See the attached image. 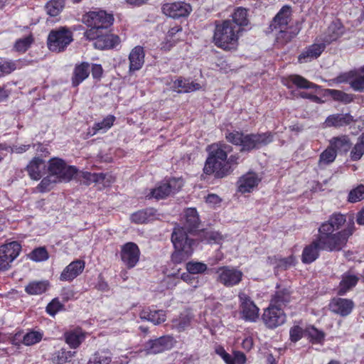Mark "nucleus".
Returning a JSON list of instances; mask_svg holds the SVG:
<instances>
[{
  "label": "nucleus",
  "mask_w": 364,
  "mask_h": 364,
  "mask_svg": "<svg viewBox=\"0 0 364 364\" xmlns=\"http://www.w3.org/2000/svg\"><path fill=\"white\" fill-rule=\"evenodd\" d=\"M326 93L333 100L348 103L352 101L350 95L337 90H327Z\"/></svg>",
  "instance_id": "48"
},
{
  "label": "nucleus",
  "mask_w": 364,
  "mask_h": 364,
  "mask_svg": "<svg viewBox=\"0 0 364 364\" xmlns=\"http://www.w3.org/2000/svg\"><path fill=\"white\" fill-rule=\"evenodd\" d=\"M66 343L73 348H77L85 338V333L81 329H75L65 333Z\"/></svg>",
  "instance_id": "31"
},
{
  "label": "nucleus",
  "mask_w": 364,
  "mask_h": 364,
  "mask_svg": "<svg viewBox=\"0 0 364 364\" xmlns=\"http://www.w3.org/2000/svg\"><path fill=\"white\" fill-rule=\"evenodd\" d=\"M244 134L239 132H232L226 134L227 140L235 145L242 146Z\"/></svg>",
  "instance_id": "55"
},
{
  "label": "nucleus",
  "mask_w": 364,
  "mask_h": 364,
  "mask_svg": "<svg viewBox=\"0 0 364 364\" xmlns=\"http://www.w3.org/2000/svg\"><path fill=\"white\" fill-rule=\"evenodd\" d=\"M31 36H26L18 39L15 43V48L17 51L25 52L32 43Z\"/></svg>",
  "instance_id": "52"
},
{
  "label": "nucleus",
  "mask_w": 364,
  "mask_h": 364,
  "mask_svg": "<svg viewBox=\"0 0 364 364\" xmlns=\"http://www.w3.org/2000/svg\"><path fill=\"white\" fill-rule=\"evenodd\" d=\"M58 182L60 181L58 180L57 176H52L49 173L48 176L43 178L41 183L36 187V189L38 191L41 193L47 192L51 190L54 185Z\"/></svg>",
  "instance_id": "42"
},
{
  "label": "nucleus",
  "mask_w": 364,
  "mask_h": 364,
  "mask_svg": "<svg viewBox=\"0 0 364 364\" xmlns=\"http://www.w3.org/2000/svg\"><path fill=\"white\" fill-rule=\"evenodd\" d=\"M220 201L219 196L215 194H209L205 198V202L213 207L220 204Z\"/></svg>",
  "instance_id": "62"
},
{
  "label": "nucleus",
  "mask_w": 364,
  "mask_h": 364,
  "mask_svg": "<svg viewBox=\"0 0 364 364\" xmlns=\"http://www.w3.org/2000/svg\"><path fill=\"white\" fill-rule=\"evenodd\" d=\"M173 345V339L171 336H163L158 339L150 341L146 345V350L149 354L160 353L169 350Z\"/></svg>",
  "instance_id": "16"
},
{
  "label": "nucleus",
  "mask_w": 364,
  "mask_h": 364,
  "mask_svg": "<svg viewBox=\"0 0 364 364\" xmlns=\"http://www.w3.org/2000/svg\"><path fill=\"white\" fill-rule=\"evenodd\" d=\"M336 156V151L330 145L320 154L318 162V166L321 168H325L335 161Z\"/></svg>",
  "instance_id": "36"
},
{
  "label": "nucleus",
  "mask_w": 364,
  "mask_h": 364,
  "mask_svg": "<svg viewBox=\"0 0 364 364\" xmlns=\"http://www.w3.org/2000/svg\"><path fill=\"white\" fill-rule=\"evenodd\" d=\"M262 319L265 325L270 328H277L283 324L286 320V316L283 311L278 306L270 305L264 312Z\"/></svg>",
  "instance_id": "12"
},
{
  "label": "nucleus",
  "mask_w": 364,
  "mask_h": 364,
  "mask_svg": "<svg viewBox=\"0 0 364 364\" xmlns=\"http://www.w3.org/2000/svg\"><path fill=\"white\" fill-rule=\"evenodd\" d=\"M21 247L17 242H11L9 243L0 246V250L4 253L0 254L1 258L11 264L19 255Z\"/></svg>",
  "instance_id": "24"
},
{
  "label": "nucleus",
  "mask_w": 364,
  "mask_h": 364,
  "mask_svg": "<svg viewBox=\"0 0 364 364\" xmlns=\"http://www.w3.org/2000/svg\"><path fill=\"white\" fill-rule=\"evenodd\" d=\"M64 6L63 0H51L46 6L48 14L51 16H56L60 14Z\"/></svg>",
  "instance_id": "45"
},
{
  "label": "nucleus",
  "mask_w": 364,
  "mask_h": 364,
  "mask_svg": "<svg viewBox=\"0 0 364 364\" xmlns=\"http://www.w3.org/2000/svg\"><path fill=\"white\" fill-rule=\"evenodd\" d=\"M321 250L319 247L318 240L316 239L311 245L306 246L302 253V262L311 263L316 259L318 252Z\"/></svg>",
  "instance_id": "30"
},
{
  "label": "nucleus",
  "mask_w": 364,
  "mask_h": 364,
  "mask_svg": "<svg viewBox=\"0 0 364 364\" xmlns=\"http://www.w3.org/2000/svg\"><path fill=\"white\" fill-rule=\"evenodd\" d=\"M326 45L321 44H313L308 47L304 52H302L299 56V61L301 63L311 61L313 59L317 58L321 53L323 51Z\"/></svg>",
  "instance_id": "26"
},
{
  "label": "nucleus",
  "mask_w": 364,
  "mask_h": 364,
  "mask_svg": "<svg viewBox=\"0 0 364 364\" xmlns=\"http://www.w3.org/2000/svg\"><path fill=\"white\" fill-rule=\"evenodd\" d=\"M304 333V331L299 326H294L289 331L290 339L293 342L299 341Z\"/></svg>",
  "instance_id": "57"
},
{
  "label": "nucleus",
  "mask_w": 364,
  "mask_h": 364,
  "mask_svg": "<svg viewBox=\"0 0 364 364\" xmlns=\"http://www.w3.org/2000/svg\"><path fill=\"white\" fill-rule=\"evenodd\" d=\"M291 18V9L289 6H283L274 18L270 28L272 31H278L279 33L277 36L278 41L282 42H287L291 40L296 33L291 34L288 31V23Z\"/></svg>",
  "instance_id": "6"
},
{
  "label": "nucleus",
  "mask_w": 364,
  "mask_h": 364,
  "mask_svg": "<svg viewBox=\"0 0 364 364\" xmlns=\"http://www.w3.org/2000/svg\"><path fill=\"white\" fill-rule=\"evenodd\" d=\"M329 306L333 312L346 316L350 314L354 307V304L350 299L335 298L331 301Z\"/></svg>",
  "instance_id": "20"
},
{
  "label": "nucleus",
  "mask_w": 364,
  "mask_h": 364,
  "mask_svg": "<svg viewBox=\"0 0 364 364\" xmlns=\"http://www.w3.org/2000/svg\"><path fill=\"white\" fill-rule=\"evenodd\" d=\"M182 28L181 26H175L171 28L166 36V41L162 43L161 48L165 50H168L175 44L178 38H174V36L178 33L181 32Z\"/></svg>",
  "instance_id": "41"
},
{
  "label": "nucleus",
  "mask_w": 364,
  "mask_h": 364,
  "mask_svg": "<svg viewBox=\"0 0 364 364\" xmlns=\"http://www.w3.org/2000/svg\"><path fill=\"white\" fill-rule=\"evenodd\" d=\"M82 177L86 180L87 184L88 185L91 183H100V180L103 178L102 173H92L90 172H85L82 173Z\"/></svg>",
  "instance_id": "59"
},
{
  "label": "nucleus",
  "mask_w": 364,
  "mask_h": 364,
  "mask_svg": "<svg viewBox=\"0 0 364 364\" xmlns=\"http://www.w3.org/2000/svg\"><path fill=\"white\" fill-rule=\"evenodd\" d=\"M330 145L336 151L347 152L350 147V141L347 136L333 137L330 140Z\"/></svg>",
  "instance_id": "34"
},
{
  "label": "nucleus",
  "mask_w": 364,
  "mask_h": 364,
  "mask_svg": "<svg viewBox=\"0 0 364 364\" xmlns=\"http://www.w3.org/2000/svg\"><path fill=\"white\" fill-rule=\"evenodd\" d=\"M288 301L289 295L283 291L277 292V294L274 295V298L272 300V302L274 303L273 305L277 306L279 308L282 305H284Z\"/></svg>",
  "instance_id": "56"
},
{
  "label": "nucleus",
  "mask_w": 364,
  "mask_h": 364,
  "mask_svg": "<svg viewBox=\"0 0 364 364\" xmlns=\"http://www.w3.org/2000/svg\"><path fill=\"white\" fill-rule=\"evenodd\" d=\"M364 198V186L360 185L351 190L348 195V201L356 203Z\"/></svg>",
  "instance_id": "51"
},
{
  "label": "nucleus",
  "mask_w": 364,
  "mask_h": 364,
  "mask_svg": "<svg viewBox=\"0 0 364 364\" xmlns=\"http://www.w3.org/2000/svg\"><path fill=\"white\" fill-rule=\"evenodd\" d=\"M114 119V116H107L102 122L95 123L92 128V132H90L89 133L91 135L96 134L98 132L105 133L113 125Z\"/></svg>",
  "instance_id": "37"
},
{
  "label": "nucleus",
  "mask_w": 364,
  "mask_h": 364,
  "mask_svg": "<svg viewBox=\"0 0 364 364\" xmlns=\"http://www.w3.org/2000/svg\"><path fill=\"white\" fill-rule=\"evenodd\" d=\"M162 11L166 16L178 18L187 16L191 12L192 8L189 4L180 1L164 4Z\"/></svg>",
  "instance_id": "15"
},
{
  "label": "nucleus",
  "mask_w": 364,
  "mask_h": 364,
  "mask_svg": "<svg viewBox=\"0 0 364 364\" xmlns=\"http://www.w3.org/2000/svg\"><path fill=\"white\" fill-rule=\"evenodd\" d=\"M261 178L253 172L243 175L238 181V191L240 193H250L254 190L260 182Z\"/></svg>",
  "instance_id": "19"
},
{
  "label": "nucleus",
  "mask_w": 364,
  "mask_h": 364,
  "mask_svg": "<svg viewBox=\"0 0 364 364\" xmlns=\"http://www.w3.org/2000/svg\"><path fill=\"white\" fill-rule=\"evenodd\" d=\"M284 85L290 87L291 85H294L300 89H316L318 85L309 82L304 77L299 75H291L283 80Z\"/></svg>",
  "instance_id": "27"
},
{
  "label": "nucleus",
  "mask_w": 364,
  "mask_h": 364,
  "mask_svg": "<svg viewBox=\"0 0 364 364\" xmlns=\"http://www.w3.org/2000/svg\"><path fill=\"white\" fill-rule=\"evenodd\" d=\"M85 268V262L76 259L69 264L62 272L60 279L70 282L80 275Z\"/></svg>",
  "instance_id": "17"
},
{
  "label": "nucleus",
  "mask_w": 364,
  "mask_h": 364,
  "mask_svg": "<svg viewBox=\"0 0 364 364\" xmlns=\"http://www.w3.org/2000/svg\"><path fill=\"white\" fill-rule=\"evenodd\" d=\"M68 352L58 351L54 360L57 364H63L67 361Z\"/></svg>",
  "instance_id": "63"
},
{
  "label": "nucleus",
  "mask_w": 364,
  "mask_h": 364,
  "mask_svg": "<svg viewBox=\"0 0 364 364\" xmlns=\"http://www.w3.org/2000/svg\"><path fill=\"white\" fill-rule=\"evenodd\" d=\"M272 141V136L270 133L244 134L241 150L249 151L254 149H259Z\"/></svg>",
  "instance_id": "11"
},
{
  "label": "nucleus",
  "mask_w": 364,
  "mask_h": 364,
  "mask_svg": "<svg viewBox=\"0 0 364 364\" xmlns=\"http://www.w3.org/2000/svg\"><path fill=\"white\" fill-rule=\"evenodd\" d=\"M183 186L181 178H171L158 184L150 193V197L157 200L164 199L180 191Z\"/></svg>",
  "instance_id": "8"
},
{
  "label": "nucleus",
  "mask_w": 364,
  "mask_h": 364,
  "mask_svg": "<svg viewBox=\"0 0 364 364\" xmlns=\"http://www.w3.org/2000/svg\"><path fill=\"white\" fill-rule=\"evenodd\" d=\"M73 41L72 33L67 28L52 30L48 36V47L53 52H61Z\"/></svg>",
  "instance_id": "7"
},
{
  "label": "nucleus",
  "mask_w": 364,
  "mask_h": 364,
  "mask_svg": "<svg viewBox=\"0 0 364 364\" xmlns=\"http://www.w3.org/2000/svg\"><path fill=\"white\" fill-rule=\"evenodd\" d=\"M141 318H145L155 325H158L166 321V316L163 310H150L149 311H143Z\"/></svg>",
  "instance_id": "35"
},
{
  "label": "nucleus",
  "mask_w": 364,
  "mask_h": 364,
  "mask_svg": "<svg viewBox=\"0 0 364 364\" xmlns=\"http://www.w3.org/2000/svg\"><path fill=\"white\" fill-rule=\"evenodd\" d=\"M245 362L246 357L245 354L240 351H235L233 356L230 355L228 364H245Z\"/></svg>",
  "instance_id": "60"
},
{
  "label": "nucleus",
  "mask_w": 364,
  "mask_h": 364,
  "mask_svg": "<svg viewBox=\"0 0 364 364\" xmlns=\"http://www.w3.org/2000/svg\"><path fill=\"white\" fill-rule=\"evenodd\" d=\"M29 258L35 262L46 261L48 259V253L46 248L38 247L30 253Z\"/></svg>",
  "instance_id": "50"
},
{
  "label": "nucleus",
  "mask_w": 364,
  "mask_h": 364,
  "mask_svg": "<svg viewBox=\"0 0 364 364\" xmlns=\"http://www.w3.org/2000/svg\"><path fill=\"white\" fill-rule=\"evenodd\" d=\"M49 173L57 176L59 181H69L75 175L77 170L74 166H67L60 159H52L49 161Z\"/></svg>",
  "instance_id": "9"
},
{
  "label": "nucleus",
  "mask_w": 364,
  "mask_h": 364,
  "mask_svg": "<svg viewBox=\"0 0 364 364\" xmlns=\"http://www.w3.org/2000/svg\"><path fill=\"white\" fill-rule=\"evenodd\" d=\"M49 283L46 280L33 281L30 282L26 287L25 291L31 295H38L44 293L48 289Z\"/></svg>",
  "instance_id": "33"
},
{
  "label": "nucleus",
  "mask_w": 364,
  "mask_h": 364,
  "mask_svg": "<svg viewBox=\"0 0 364 364\" xmlns=\"http://www.w3.org/2000/svg\"><path fill=\"white\" fill-rule=\"evenodd\" d=\"M185 218L184 226L176 228L171 237L175 248L171 259L176 264L181 263L192 255L194 241L188 237V232H191L199 224V218L195 208L187 209L185 211Z\"/></svg>",
  "instance_id": "2"
},
{
  "label": "nucleus",
  "mask_w": 364,
  "mask_h": 364,
  "mask_svg": "<svg viewBox=\"0 0 364 364\" xmlns=\"http://www.w3.org/2000/svg\"><path fill=\"white\" fill-rule=\"evenodd\" d=\"M102 176H103V178L100 180L99 183H102L104 186H109L115 181L114 177L110 174H105L102 173Z\"/></svg>",
  "instance_id": "64"
},
{
  "label": "nucleus",
  "mask_w": 364,
  "mask_h": 364,
  "mask_svg": "<svg viewBox=\"0 0 364 364\" xmlns=\"http://www.w3.org/2000/svg\"><path fill=\"white\" fill-rule=\"evenodd\" d=\"M358 282V277L350 273H346L343 275L340 282L338 294L344 295L348 290L355 287Z\"/></svg>",
  "instance_id": "32"
},
{
  "label": "nucleus",
  "mask_w": 364,
  "mask_h": 364,
  "mask_svg": "<svg viewBox=\"0 0 364 364\" xmlns=\"http://www.w3.org/2000/svg\"><path fill=\"white\" fill-rule=\"evenodd\" d=\"M346 220L344 215L334 213L328 221L321 225L317 240L321 250L332 252L343 249L348 237L353 232V224L349 225L343 230L338 231L344 225Z\"/></svg>",
  "instance_id": "1"
},
{
  "label": "nucleus",
  "mask_w": 364,
  "mask_h": 364,
  "mask_svg": "<svg viewBox=\"0 0 364 364\" xmlns=\"http://www.w3.org/2000/svg\"><path fill=\"white\" fill-rule=\"evenodd\" d=\"M344 33V27L340 21H333L328 27L326 31L323 36V43L329 44L333 41L338 40Z\"/></svg>",
  "instance_id": "21"
},
{
  "label": "nucleus",
  "mask_w": 364,
  "mask_h": 364,
  "mask_svg": "<svg viewBox=\"0 0 364 364\" xmlns=\"http://www.w3.org/2000/svg\"><path fill=\"white\" fill-rule=\"evenodd\" d=\"M114 21L112 14L105 11H90L82 17V21L90 28L85 33L88 39H94L97 33H101L110 26Z\"/></svg>",
  "instance_id": "5"
},
{
  "label": "nucleus",
  "mask_w": 364,
  "mask_h": 364,
  "mask_svg": "<svg viewBox=\"0 0 364 364\" xmlns=\"http://www.w3.org/2000/svg\"><path fill=\"white\" fill-rule=\"evenodd\" d=\"M232 20L231 21L239 28L246 26L248 23L247 11L243 8H237L232 15Z\"/></svg>",
  "instance_id": "40"
},
{
  "label": "nucleus",
  "mask_w": 364,
  "mask_h": 364,
  "mask_svg": "<svg viewBox=\"0 0 364 364\" xmlns=\"http://www.w3.org/2000/svg\"><path fill=\"white\" fill-rule=\"evenodd\" d=\"M355 77L350 81L351 87L355 91L364 90V68L358 73H355Z\"/></svg>",
  "instance_id": "46"
},
{
  "label": "nucleus",
  "mask_w": 364,
  "mask_h": 364,
  "mask_svg": "<svg viewBox=\"0 0 364 364\" xmlns=\"http://www.w3.org/2000/svg\"><path fill=\"white\" fill-rule=\"evenodd\" d=\"M242 29L231 20H225L215 25L213 34L215 45L225 50H235Z\"/></svg>",
  "instance_id": "4"
},
{
  "label": "nucleus",
  "mask_w": 364,
  "mask_h": 364,
  "mask_svg": "<svg viewBox=\"0 0 364 364\" xmlns=\"http://www.w3.org/2000/svg\"><path fill=\"white\" fill-rule=\"evenodd\" d=\"M154 215L153 209L139 210L131 215V220L135 223L141 224L152 219Z\"/></svg>",
  "instance_id": "38"
},
{
  "label": "nucleus",
  "mask_w": 364,
  "mask_h": 364,
  "mask_svg": "<svg viewBox=\"0 0 364 364\" xmlns=\"http://www.w3.org/2000/svg\"><path fill=\"white\" fill-rule=\"evenodd\" d=\"M353 121V117L349 114H335L328 116L324 124L326 127H340L349 124Z\"/></svg>",
  "instance_id": "28"
},
{
  "label": "nucleus",
  "mask_w": 364,
  "mask_h": 364,
  "mask_svg": "<svg viewBox=\"0 0 364 364\" xmlns=\"http://www.w3.org/2000/svg\"><path fill=\"white\" fill-rule=\"evenodd\" d=\"M144 48L141 46H136L131 50L129 55V73H134L142 68L144 63Z\"/></svg>",
  "instance_id": "22"
},
{
  "label": "nucleus",
  "mask_w": 364,
  "mask_h": 364,
  "mask_svg": "<svg viewBox=\"0 0 364 364\" xmlns=\"http://www.w3.org/2000/svg\"><path fill=\"white\" fill-rule=\"evenodd\" d=\"M240 301V314L242 318L247 321L254 322L259 317V309L250 300L249 296L244 293H241L239 295Z\"/></svg>",
  "instance_id": "13"
},
{
  "label": "nucleus",
  "mask_w": 364,
  "mask_h": 364,
  "mask_svg": "<svg viewBox=\"0 0 364 364\" xmlns=\"http://www.w3.org/2000/svg\"><path fill=\"white\" fill-rule=\"evenodd\" d=\"M306 333L314 343H321L324 338V333L322 331H319L314 327L307 328Z\"/></svg>",
  "instance_id": "53"
},
{
  "label": "nucleus",
  "mask_w": 364,
  "mask_h": 364,
  "mask_svg": "<svg viewBox=\"0 0 364 364\" xmlns=\"http://www.w3.org/2000/svg\"><path fill=\"white\" fill-rule=\"evenodd\" d=\"M16 69V63L11 60L0 62V76L9 74Z\"/></svg>",
  "instance_id": "54"
},
{
  "label": "nucleus",
  "mask_w": 364,
  "mask_h": 364,
  "mask_svg": "<svg viewBox=\"0 0 364 364\" xmlns=\"http://www.w3.org/2000/svg\"><path fill=\"white\" fill-rule=\"evenodd\" d=\"M111 358L107 352H97L90 358L88 364H109Z\"/></svg>",
  "instance_id": "47"
},
{
  "label": "nucleus",
  "mask_w": 364,
  "mask_h": 364,
  "mask_svg": "<svg viewBox=\"0 0 364 364\" xmlns=\"http://www.w3.org/2000/svg\"><path fill=\"white\" fill-rule=\"evenodd\" d=\"M43 334L38 331H30L27 333L23 339V343L26 346L34 345L41 341Z\"/></svg>",
  "instance_id": "49"
},
{
  "label": "nucleus",
  "mask_w": 364,
  "mask_h": 364,
  "mask_svg": "<svg viewBox=\"0 0 364 364\" xmlns=\"http://www.w3.org/2000/svg\"><path fill=\"white\" fill-rule=\"evenodd\" d=\"M90 73V66L88 63H81L77 64L74 68L73 77H72V85L74 87L78 86L86 78L88 77Z\"/></svg>",
  "instance_id": "25"
},
{
  "label": "nucleus",
  "mask_w": 364,
  "mask_h": 364,
  "mask_svg": "<svg viewBox=\"0 0 364 364\" xmlns=\"http://www.w3.org/2000/svg\"><path fill=\"white\" fill-rule=\"evenodd\" d=\"M355 72H349L343 73L335 79L332 80L333 82L336 83H343V82H349L350 84V81L355 77Z\"/></svg>",
  "instance_id": "61"
},
{
  "label": "nucleus",
  "mask_w": 364,
  "mask_h": 364,
  "mask_svg": "<svg viewBox=\"0 0 364 364\" xmlns=\"http://www.w3.org/2000/svg\"><path fill=\"white\" fill-rule=\"evenodd\" d=\"M232 151V147L225 143L213 144L208 146V157L203 171L206 174H214L218 178H223L230 173V166L228 164V154Z\"/></svg>",
  "instance_id": "3"
},
{
  "label": "nucleus",
  "mask_w": 364,
  "mask_h": 364,
  "mask_svg": "<svg viewBox=\"0 0 364 364\" xmlns=\"http://www.w3.org/2000/svg\"><path fill=\"white\" fill-rule=\"evenodd\" d=\"M203 85L200 83L191 81L188 79L179 77L173 82L172 88L177 92H191L202 89Z\"/></svg>",
  "instance_id": "23"
},
{
  "label": "nucleus",
  "mask_w": 364,
  "mask_h": 364,
  "mask_svg": "<svg viewBox=\"0 0 364 364\" xmlns=\"http://www.w3.org/2000/svg\"><path fill=\"white\" fill-rule=\"evenodd\" d=\"M186 269L193 274H203L208 269V266L202 262L190 261L186 263Z\"/></svg>",
  "instance_id": "44"
},
{
  "label": "nucleus",
  "mask_w": 364,
  "mask_h": 364,
  "mask_svg": "<svg viewBox=\"0 0 364 364\" xmlns=\"http://www.w3.org/2000/svg\"><path fill=\"white\" fill-rule=\"evenodd\" d=\"M94 46L100 50L108 49L114 47L119 43V38L117 36L112 33H97V36L93 39Z\"/></svg>",
  "instance_id": "18"
},
{
  "label": "nucleus",
  "mask_w": 364,
  "mask_h": 364,
  "mask_svg": "<svg viewBox=\"0 0 364 364\" xmlns=\"http://www.w3.org/2000/svg\"><path fill=\"white\" fill-rule=\"evenodd\" d=\"M364 154V134L358 138L357 142L353 146L350 157L352 161H358Z\"/></svg>",
  "instance_id": "39"
},
{
  "label": "nucleus",
  "mask_w": 364,
  "mask_h": 364,
  "mask_svg": "<svg viewBox=\"0 0 364 364\" xmlns=\"http://www.w3.org/2000/svg\"><path fill=\"white\" fill-rule=\"evenodd\" d=\"M120 255L124 265L133 268L139 262L140 251L135 243L127 242L122 247Z\"/></svg>",
  "instance_id": "14"
},
{
  "label": "nucleus",
  "mask_w": 364,
  "mask_h": 364,
  "mask_svg": "<svg viewBox=\"0 0 364 364\" xmlns=\"http://www.w3.org/2000/svg\"><path fill=\"white\" fill-rule=\"evenodd\" d=\"M191 317L188 314H181L178 318L172 321V327L178 331H184L191 323Z\"/></svg>",
  "instance_id": "43"
},
{
  "label": "nucleus",
  "mask_w": 364,
  "mask_h": 364,
  "mask_svg": "<svg viewBox=\"0 0 364 364\" xmlns=\"http://www.w3.org/2000/svg\"><path fill=\"white\" fill-rule=\"evenodd\" d=\"M46 165L39 158H34L27 166V171L32 179L38 180L44 172Z\"/></svg>",
  "instance_id": "29"
},
{
  "label": "nucleus",
  "mask_w": 364,
  "mask_h": 364,
  "mask_svg": "<svg viewBox=\"0 0 364 364\" xmlns=\"http://www.w3.org/2000/svg\"><path fill=\"white\" fill-rule=\"evenodd\" d=\"M63 305L57 299H53L46 307V311L51 316H55L61 309Z\"/></svg>",
  "instance_id": "58"
},
{
  "label": "nucleus",
  "mask_w": 364,
  "mask_h": 364,
  "mask_svg": "<svg viewBox=\"0 0 364 364\" xmlns=\"http://www.w3.org/2000/svg\"><path fill=\"white\" fill-rule=\"evenodd\" d=\"M217 281L227 287L238 284L242 280V272L233 267H222L218 269Z\"/></svg>",
  "instance_id": "10"
}]
</instances>
